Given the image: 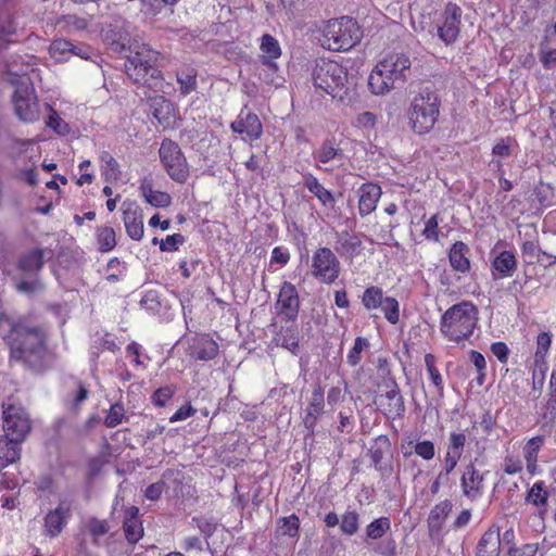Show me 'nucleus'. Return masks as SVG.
I'll return each mask as SVG.
<instances>
[{"label":"nucleus","mask_w":556,"mask_h":556,"mask_svg":"<svg viewBox=\"0 0 556 556\" xmlns=\"http://www.w3.org/2000/svg\"><path fill=\"white\" fill-rule=\"evenodd\" d=\"M106 43L115 52L124 53L126 58L125 71L127 76L138 85L150 89L162 86V73L157 68L162 65L161 54L146 45H139L132 37H106Z\"/></svg>","instance_id":"obj_1"},{"label":"nucleus","mask_w":556,"mask_h":556,"mask_svg":"<svg viewBox=\"0 0 556 556\" xmlns=\"http://www.w3.org/2000/svg\"><path fill=\"white\" fill-rule=\"evenodd\" d=\"M11 332V358L23 362L36 371H41L48 366V349L46 334L40 328L15 325L7 320Z\"/></svg>","instance_id":"obj_2"},{"label":"nucleus","mask_w":556,"mask_h":556,"mask_svg":"<svg viewBox=\"0 0 556 556\" xmlns=\"http://www.w3.org/2000/svg\"><path fill=\"white\" fill-rule=\"evenodd\" d=\"M410 68V60L404 53L393 52L386 55L371 71L368 86L372 93L384 94L404 83Z\"/></svg>","instance_id":"obj_3"},{"label":"nucleus","mask_w":556,"mask_h":556,"mask_svg":"<svg viewBox=\"0 0 556 556\" xmlns=\"http://www.w3.org/2000/svg\"><path fill=\"white\" fill-rule=\"evenodd\" d=\"M478 308L469 301H462L447 308L441 316L440 331L450 341L470 338L478 324Z\"/></svg>","instance_id":"obj_4"},{"label":"nucleus","mask_w":556,"mask_h":556,"mask_svg":"<svg viewBox=\"0 0 556 556\" xmlns=\"http://www.w3.org/2000/svg\"><path fill=\"white\" fill-rule=\"evenodd\" d=\"M45 254L46 250L39 248L20 254L16 261V268L22 277L13 278L17 292L31 296L43 290L39 273L45 265Z\"/></svg>","instance_id":"obj_5"},{"label":"nucleus","mask_w":556,"mask_h":556,"mask_svg":"<svg viewBox=\"0 0 556 556\" xmlns=\"http://www.w3.org/2000/svg\"><path fill=\"white\" fill-rule=\"evenodd\" d=\"M312 81L316 89L333 99L343 100L348 94V71L334 61H317L312 70Z\"/></svg>","instance_id":"obj_6"},{"label":"nucleus","mask_w":556,"mask_h":556,"mask_svg":"<svg viewBox=\"0 0 556 556\" xmlns=\"http://www.w3.org/2000/svg\"><path fill=\"white\" fill-rule=\"evenodd\" d=\"M31 427L30 415L22 402L14 396L7 397L2 402L3 434L12 438V441L23 443Z\"/></svg>","instance_id":"obj_7"},{"label":"nucleus","mask_w":556,"mask_h":556,"mask_svg":"<svg viewBox=\"0 0 556 556\" xmlns=\"http://www.w3.org/2000/svg\"><path fill=\"white\" fill-rule=\"evenodd\" d=\"M439 116V100L434 92L424 89L414 97L408 117L412 127L417 134L429 131Z\"/></svg>","instance_id":"obj_8"},{"label":"nucleus","mask_w":556,"mask_h":556,"mask_svg":"<svg viewBox=\"0 0 556 556\" xmlns=\"http://www.w3.org/2000/svg\"><path fill=\"white\" fill-rule=\"evenodd\" d=\"M159 154L168 176L178 184H185L189 177V166L178 143L164 139Z\"/></svg>","instance_id":"obj_9"},{"label":"nucleus","mask_w":556,"mask_h":556,"mask_svg":"<svg viewBox=\"0 0 556 556\" xmlns=\"http://www.w3.org/2000/svg\"><path fill=\"white\" fill-rule=\"evenodd\" d=\"M341 271L338 257L329 248L317 249L312 257V275L323 283L334 282Z\"/></svg>","instance_id":"obj_10"},{"label":"nucleus","mask_w":556,"mask_h":556,"mask_svg":"<svg viewBox=\"0 0 556 556\" xmlns=\"http://www.w3.org/2000/svg\"><path fill=\"white\" fill-rule=\"evenodd\" d=\"M384 387L386 391L376 397V405L388 418L395 419L403 416L405 404L397 383L394 380H388Z\"/></svg>","instance_id":"obj_11"},{"label":"nucleus","mask_w":556,"mask_h":556,"mask_svg":"<svg viewBox=\"0 0 556 556\" xmlns=\"http://www.w3.org/2000/svg\"><path fill=\"white\" fill-rule=\"evenodd\" d=\"M17 116L24 122H35L39 118V103L27 87H17L13 96Z\"/></svg>","instance_id":"obj_12"},{"label":"nucleus","mask_w":556,"mask_h":556,"mask_svg":"<svg viewBox=\"0 0 556 556\" xmlns=\"http://www.w3.org/2000/svg\"><path fill=\"white\" fill-rule=\"evenodd\" d=\"M72 517V503L61 500L54 509H51L45 516V534L50 538L58 536Z\"/></svg>","instance_id":"obj_13"},{"label":"nucleus","mask_w":556,"mask_h":556,"mask_svg":"<svg viewBox=\"0 0 556 556\" xmlns=\"http://www.w3.org/2000/svg\"><path fill=\"white\" fill-rule=\"evenodd\" d=\"M7 79L17 87L30 85L29 73L34 71L33 56L14 55L7 62Z\"/></svg>","instance_id":"obj_14"},{"label":"nucleus","mask_w":556,"mask_h":556,"mask_svg":"<svg viewBox=\"0 0 556 556\" xmlns=\"http://www.w3.org/2000/svg\"><path fill=\"white\" fill-rule=\"evenodd\" d=\"M278 314L287 320H294L299 314L300 299L295 287L285 281L277 300Z\"/></svg>","instance_id":"obj_15"},{"label":"nucleus","mask_w":556,"mask_h":556,"mask_svg":"<svg viewBox=\"0 0 556 556\" xmlns=\"http://www.w3.org/2000/svg\"><path fill=\"white\" fill-rule=\"evenodd\" d=\"M483 476L472 463H469L465 466L460 478L463 494L470 501L478 500L483 494Z\"/></svg>","instance_id":"obj_16"},{"label":"nucleus","mask_w":556,"mask_h":556,"mask_svg":"<svg viewBox=\"0 0 556 556\" xmlns=\"http://www.w3.org/2000/svg\"><path fill=\"white\" fill-rule=\"evenodd\" d=\"M123 220L127 235L136 241H140L143 237V216L142 212L136 203H123Z\"/></svg>","instance_id":"obj_17"},{"label":"nucleus","mask_w":556,"mask_h":556,"mask_svg":"<svg viewBox=\"0 0 556 556\" xmlns=\"http://www.w3.org/2000/svg\"><path fill=\"white\" fill-rule=\"evenodd\" d=\"M313 156L315 160V166L317 168L329 172L332 170L333 167H328L326 165L333 162L342 163L344 160V152L336 144L333 139H326L323 141Z\"/></svg>","instance_id":"obj_18"},{"label":"nucleus","mask_w":556,"mask_h":556,"mask_svg":"<svg viewBox=\"0 0 556 556\" xmlns=\"http://www.w3.org/2000/svg\"><path fill=\"white\" fill-rule=\"evenodd\" d=\"M230 128L251 140H257L263 134V126L255 113L241 111L238 118L231 123Z\"/></svg>","instance_id":"obj_19"},{"label":"nucleus","mask_w":556,"mask_h":556,"mask_svg":"<svg viewBox=\"0 0 556 556\" xmlns=\"http://www.w3.org/2000/svg\"><path fill=\"white\" fill-rule=\"evenodd\" d=\"M325 408V394L324 390L319 384H316L313 389L312 396L308 401V405L305 409L303 417L304 427L311 432L314 431L318 419L324 414Z\"/></svg>","instance_id":"obj_20"},{"label":"nucleus","mask_w":556,"mask_h":556,"mask_svg":"<svg viewBox=\"0 0 556 556\" xmlns=\"http://www.w3.org/2000/svg\"><path fill=\"white\" fill-rule=\"evenodd\" d=\"M218 352V344L207 334L193 338L189 345V355L198 361H211L217 356Z\"/></svg>","instance_id":"obj_21"},{"label":"nucleus","mask_w":556,"mask_h":556,"mask_svg":"<svg viewBox=\"0 0 556 556\" xmlns=\"http://www.w3.org/2000/svg\"><path fill=\"white\" fill-rule=\"evenodd\" d=\"M334 250L345 258H354L363 251V243L358 236L349 231L337 232Z\"/></svg>","instance_id":"obj_22"},{"label":"nucleus","mask_w":556,"mask_h":556,"mask_svg":"<svg viewBox=\"0 0 556 556\" xmlns=\"http://www.w3.org/2000/svg\"><path fill=\"white\" fill-rule=\"evenodd\" d=\"M123 529L128 543L136 544L143 535V526L139 519V508L129 506L125 509Z\"/></svg>","instance_id":"obj_23"},{"label":"nucleus","mask_w":556,"mask_h":556,"mask_svg":"<svg viewBox=\"0 0 556 556\" xmlns=\"http://www.w3.org/2000/svg\"><path fill=\"white\" fill-rule=\"evenodd\" d=\"M323 35H354L359 30L358 23L351 16H341L323 22L318 27Z\"/></svg>","instance_id":"obj_24"},{"label":"nucleus","mask_w":556,"mask_h":556,"mask_svg":"<svg viewBox=\"0 0 556 556\" xmlns=\"http://www.w3.org/2000/svg\"><path fill=\"white\" fill-rule=\"evenodd\" d=\"M386 454H390V441L386 435L376 439L375 445L369 450V456L376 470L381 476H389L392 471L390 463L384 462Z\"/></svg>","instance_id":"obj_25"},{"label":"nucleus","mask_w":556,"mask_h":556,"mask_svg":"<svg viewBox=\"0 0 556 556\" xmlns=\"http://www.w3.org/2000/svg\"><path fill=\"white\" fill-rule=\"evenodd\" d=\"M49 52L56 61L66 60L70 55L88 59V53L80 47L73 45L64 37H58L49 47Z\"/></svg>","instance_id":"obj_26"},{"label":"nucleus","mask_w":556,"mask_h":556,"mask_svg":"<svg viewBox=\"0 0 556 556\" xmlns=\"http://www.w3.org/2000/svg\"><path fill=\"white\" fill-rule=\"evenodd\" d=\"M359 201L358 210L362 216H366L374 212L377 206V202L381 197V189L375 184H364L358 190Z\"/></svg>","instance_id":"obj_27"},{"label":"nucleus","mask_w":556,"mask_h":556,"mask_svg":"<svg viewBox=\"0 0 556 556\" xmlns=\"http://www.w3.org/2000/svg\"><path fill=\"white\" fill-rule=\"evenodd\" d=\"M493 277H511L517 269V260L511 251L500 252L492 261Z\"/></svg>","instance_id":"obj_28"},{"label":"nucleus","mask_w":556,"mask_h":556,"mask_svg":"<svg viewBox=\"0 0 556 556\" xmlns=\"http://www.w3.org/2000/svg\"><path fill=\"white\" fill-rule=\"evenodd\" d=\"M303 184L305 188L318 199L323 206L328 208L334 207V195L330 190L326 189L315 176L312 174L304 175Z\"/></svg>","instance_id":"obj_29"},{"label":"nucleus","mask_w":556,"mask_h":556,"mask_svg":"<svg viewBox=\"0 0 556 556\" xmlns=\"http://www.w3.org/2000/svg\"><path fill=\"white\" fill-rule=\"evenodd\" d=\"M501 551L500 530L488 529L477 545L478 556H498Z\"/></svg>","instance_id":"obj_30"},{"label":"nucleus","mask_w":556,"mask_h":556,"mask_svg":"<svg viewBox=\"0 0 556 556\" xmlns=\"http://www.w3.org/2000/svg\"><path fill=\"white\" fill-rule=\"evenodd\" d=\"M469 248L463 241H456L450 249L448 261L451 267L459 273H467L470 269V261L468 258Z\"/></svg>","instance_id":"obj_31"},{"label":"nucleus","mask_w":556,"mask_h":556,"mask_svg":"<svg viewBox=\"0 0 556 556\" xmlns=\"http://www.w3.org/2000/svg\"><path fill=\"white\" fill-rule=\"evenodd\" d=\"M139 189L144 200L154 207H167L172 204V197L167 192L154 190L151 180L147 178L141 180Z\"/></svg>","instance_id":"obj_32"},{"label":"nucleus","mask_w":556,"mask_h":556,"mask_svg":"<svg viewBox=\"0 0 556 556\" xmlns=\"http://www.w3.org/2000/svg\"><path fill=\"white\" fill-rule=\"evenodd\" d=\"M274 341L278 346L290 351L293 355H298L300 341V332L298 327H281L276 333Z\"/></svg>","instance_id":"obj_33"},{"label":"nucleus","mask_w":556,"mask_h":556,"mask_svg":"<svg viewBox=\"0 0 556 556\" xmlns=\"http://www.w3.org/2000/svg\"><path fill=\"white\" fill-rule=\"evenodd\" d=\"M460 17H462V9L452 2H448L444 9V23L443 26L439 28L438 35H458L460 31Z\"/></svg>","instance_id":"obj_34"},{"label":"nucleus","mask_w":556,"mask_h":556,"mask_svg":"<svg viewBox=\"0 0 556 556\" xmlns=\"http://www.w3.org/2000/svg\"><path fill=\"white\" fill-rule=\"evenodd\" d=\"M90 20L75 14L63 15L54 24V31L58 33H80L90 30L88 28Z\"/></svg>","instance_id":"obj_35"},{"label":"nucleus","mask_w":556,"mask_h":556,"mask_svg":"<svg viewBox=\"0 0 556 556\" xmlns=\"http://www.w3.org/2000/svg\"><path fill=\"white\" fill-rule=\"evenodd\" d=\"M260 49L262 51L260 55L262 64H268L269 67L275 72V60L281 55V48L279 42L275 37H262Z\"/></svg>","instance_id":"obj_36"},{"label":"nucleus","mask_w":556,"mask_h":556,"mask_svg":"<svg viewBox=\"0 0 556 556\" xmlns=\"http://www.w3.org/2000/svg\"><path fill=\"white\" fill-rule=\"evenodd\" d=\"M318 43L326 50L345 52L359 42V37H317Z\"/></svg>","instance_id":"obj_37"},{"label":"nucleus","mask_w":556,"mask_h":556,"mask_svg":"<svg viewBox=\"0 0 556 556\" xmlns=\"http://www.w3.org/2000/svg\"><path fill=\"white\" fill-rule=\"evenodd\" d=\"M21 442L12 441L7 434L0 435V458L3 467L15 463L21 457Z\"/></svg>","instance_id":"obj_38"},{"label":"nucleus","mask_w":556,"mask_h":556,"mask_svg":"<svg viewBox=\"0 0 556 556\" xmlns=\"http://www.w3.org/2000/svg\"><path fill=\"white\" fill-rule=\"evenodd\" d=\"M197 70L190 66H186L176 73V80L182 96H188L197 89Z\"/></svg>","instance_id":"obj_39"},{"label":"nucleus","mask_w":556,"mask_h":556,"mask_svg":"<svg viewBox=\"0 0 556 556\" xmlns=\"http://www.w3.org/2000/svg\"><path fill=\"white\" fill-rule=\"evenodd\" d=\"M101 172L106 181L117 180L121 177L118 162L106 151L100 155Z\"/></svg>","instance_id":"obj_40"},{"label":"nucleus","mask_w":556,"mask_h":556,"mask_svg":"<svg viewBox=\"0 0 556 556\" xmlns=\"http://www.w3.org/2000/svg\"><path fill=\"white\" fill-rule=\"evenodd\" d=\"M452 510V503L448 500L437 504L430 511L428 522L431 529H440Z\"/></svg>","instance_id":"obj_41"},{"label":"nucleus","mask_w":556,"mask_h":556,"mask_svg":"<svg viewBox=\"0 0 556 556\" xmlns=\"http://www.w3.org/2000/svg\"><path fill=\"white\" fill-rule=\"evenodd\" d=\"M300 519L295 514L281 517L277 521V533L279 535L295 539L299 536Z\"/></svg>","instance_id":"obj_42"},{"label":"nucleus","mask_w":556,"mask_h":556,"mask_svg":"<svg viewBox=\"0 0 556 556\" xmlns=\"http://www.w3.org/2000/svg\"><path fill=\"white\" fill-rule=\"evenodd\" d=\"M386 298L381 288L371 286L365 289L362 303L366 309L372 311L379 308Z\"/></svg>","instance_id":"obj_43"},{"label":"nucleus","mask_w":556,"mask_h":556,"mask_svg":"<svg viewBox=\"0 0 556 556\" xmlns=\"http://www.w3.org/2000/svg\"><path fill=\"white\" fill-rule=\"evenodd\" d=\"M552 334L548 331H542L536 337V350L534 353V363L536 366L545 364L546 355L551 349Z\"/></svg>","instance_id":"obj_44"},{"label":"nucleus","mask_w":556,"mask_h":556,"mask_svg":"<svg viewBox=\"0 0 556 556\" xmlns=\"http://www.w3.org/2000/svg\"><path fill=\"white\" fill-rule=\"evenodd\" d=\"M391 529V521L388 517H380L366 527L367 540H379Z\"/></svg>","instance_id":"obj_45"},{"label":"nucleus","mask_w":556,"mask_h":556,"mask_svg":"<svg viewBox=\"0 0 556 556\" xmlns=\"http://www.w3.org/2000/svg\"><path fill=\"white\" fill-rule=\"evenodd\" d=\"M97 241L101 252H109L116 245L115 231L112 227H101L97 230Z\"/></svg>","instance_id":"obj_46"},{"label":"nucleus","mask_w":556,"mask_h":556,"mask_svg":"<svg viewBox=\"0 0 556 556\" xmlns=\"http://www.w3.org/2000/svg\"><path fill=\"white\" fill-rule=\"evenodd\" d=\"M544 443V437L538 435L531 438L523 447V457L527 462L528 468L534 466L538 458V453Z\"/></svg>","instance_id":"obj_47"},{"label":"nucleus","mask_w":556,"mask_h":556,"mask_svg":"<svg viewBox=\"0 0 556 556\" xmlns=\"http://www.w3.org/2000/svg\"><path fill=\"white\" fill-rule=\"evenodd\" d=\"M381 308L384 318L390 324H397L400 320V303L395 298L387 296L383 303L379 306Z\"/></svg>","instance_id":"obj_48"},{"label":"nucleus","mask_w":556,"mask_h":556,"mask_svg":"<svg viewBox=\"0 0 556 556\" xmlns=\"http://www.w3.org/2000/svg\"><path fill=\"white\" fill-rule=\"evenodd\" d=\"M521 252H522V254L526 257L528 263H533L534 261L540 262L541 261V258H540L541 255H544V256H547V257H553L554 261L551 263V265L556 263V256H553V255L542 251L539 248V245L535 242H533V241H526V242H523L522 245H521Z\"/></svg>","instance_id":"obj_49"},{"label":"nucleus","mask_w":556,"mask_h":556,"mask_svg":"<svg viewBox=\"0 0 556 556\" xmlns=\"http://www.w3.org/2000/svg\"><path fill=\"white\" fill-rule=\"evenodd\" d=\"M542 428L552 427L556 424V396H549L540 412Z\"/></svg>","instance_id":"obj_50"},{"label":"nucleus","mask_w":556,"mask_h":556,"mask_svg":"<svg viewBox=\"0 0 556 556\" xmlns=\"http://www.w3.org/2000/svg\"><path fill=\"white\" fill-rule=\"evenodd\" d=\"M341 531L346 535H354L359 529V516L355 510H346L341 518Z\"/></svg>","instance_id":"obj_51"},{"label":"nucleus","mask_w":556,"mask_h":556,"mask_svg":"<svg viewBox=\"0 0 556 556\" xmlns=\"http://www.w3.org/2000/svg\"><path fill=\"white\" fill-rule=\"evenodd\" d=\"M87 530L92 536L93 544L99 545V538L105 535L109 532L110 527L105 520L92 517L87 522Z\"/></svg>","instance_id":"obj_52"},{"label":"nucleus","mask_w":556,"mask_h":556,"mask_svg":"<svg viewBox=\"0 0 556 556\" xmlns=\"http://www.w3.org/2000/svg\"><path fill=\"white\" fill-rule=\"evenodd\" d=\"M425 364L427 367V370L429 372L430 379L432 380V383L438 390V393L440 395L443 394V378L435 367V357L432 354H426L425 356Z\"/></svg>","instance_id":"obj_53"},{"label":"nucleus","mask_w":556,"mask_h":556,"mask_svg":"<svg viewBox=\"0 0 556 556\" xmlns=\"http://www.w3.org/2000/svg\"><path fill=\"white\" fill-rule=\"evenodd\" d=\"M125 418V408L121 403L111 405L105 419L104 425L108 428H115L123 422Z\"/></svg>","instance_id":"obj_54"},{"label":"nucleus","mask_w":556,"mask_h":556,"mask_svg":"<svg viewBox=\"0 0 556 556\" xmlns=\"http://www.w3.org/2000/svg\"><path fill=\"white\" fill-rule=\"evenodd\" d=\"M548 493L544 489V483L542 481L535 482L533 486L530 489L527 495V501L529 503L534 504L535 506H543L546 504Z\"/></svg>","instance_id":"obj_55"},{"label":"nucleus","mask_w":556,"mask_h":556,"mask_svg":"<svg viewBox=\"0 0 556 556\" xmlns=\"http://www.w3.org/2000/svg\"><path fill=\"white\" fill-rule=\"evenodd\" d=\"M369 346V342L366 338L357 337L354 341L353 348L348 353L346 359L351 366H356L362 357V352Z\"/></svg>","instance_id":"obj_56"},{"label":"nucleus","mask_w":556,"mask_h":556,"mask_svg":"<svg viewBox=\"0 0 556 556\" xmlns=\"http://www.w3.org/2000/svg\"><path fill=\"white\" fill-rule=\"evenodd\" d=\"M151 108L153 109L154 117L162 121L170 114L172 103L164 97H155L152 99Z\"/></svg>","instance_id":"obj_57"},{"label":"nucleus","mask_w":556,"mask_h":556,"mask_svg":"<svg viewBox=\"0 0 556 556\" xmlns=\"http://www.w3.org/2000/svg\"><path fill=\"white\" fill-rule=\"evenodd\" d=\"M414 444V452L425 460H431L435 455V447L433 442L429 440L417 441L414 443L409 441V445Z\"/></svg>","instance_id":"obj_58"},{"label":"nucleus","mask_w":556,"mask_h":556,"mask_svg":"<svg viewBox=\"0 0 556 556\" xmlns=\"http://www.w3.org/2000/svg\"><path fill=\"white\" fill-rule=\"evenodd\" d=\"M422 235L427 240L439 241V216L432 215L425 224Z\"/></svg>","instance_id":"obj_59"},{"label":"nucleus","mask_w":556,"mask_h":556,"mask_svg":"<svg viewBox=\"0 0 556 556\" xmlns=\"http://www.w3.org/2000/svg\"><path fill=\"white\" fill-rule=\"evenodd\" d=\"M184 242L185 238L182 235L174 233L160 241V250L164 252L176 251Z\"/></svg>","instance_id":"obj_60"},{"label":"nucleus","mask_w":556,"mask_h":556,"mask_svg":"<svg viewBox=\"0 0 556 556\" xmlns=\"http://www.w3.org/2000/svg\"><path fill=\"white\" fill-rule=\"evenodd\" d=\"M465 444L466 435L464 433L452 432L448 439L447 451L462 456Z\"/></svg>","instance_id":"obj_61"},{"label":"nucleus","mask_w":556,"mask_h":556,"mask_svg":"<svg viewBox=\"0 0 556 556\" xmlns=\"http://www.w3.org/2000/svg\"><path fill=\"white\" fill-rule=\"evenodd\" d=\"M47 109H50L51 114L49 115L46 124L52 128L56 134L64 135L67 132V124H65L60 116L53 111L48 104H45Z\"/></svg>","instance_id":"obj_62"},{"label":"nucleus","mask_w":556,"mask_h":556,"mask_svg":"<svg viewBox=\"0 0 556 556\" xmlns=\"http://www.w3.org/2000/svg\"><path fill=\"white\" fill-rule=\"evenodd\" d=\"M175 388L173 387H164L160 388L151 396V400L154 405L163 407L165 406L166 402L174 395Z\"/></svg>","instance_id":"obj_63"},{"label":"nucleus","mask_w":556,"mask_h":556,"mask_svg":"<svg viewBox=\"0 0 556 556\" xmlns=\"http://www.w3.org/2000/svg\"><path fill=\"white\" fill-rule=\"evenodd\" d=\"M374 551L376 553L380 554L381 556H395L396 555V544H395L394 540L389 539V540L378 543L374 547Z\"/></svg>","instance_id":"obj_64"}]
</instances>
